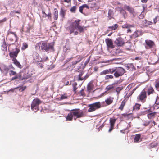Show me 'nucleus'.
I'll list each match as a JSON object with an SVG mask.
<instances>
[{
	"instance_id": "1",
	"label": "nucleus",
	"mask_w": 159,
	"mask_h": 159,
	"mask_svg": "<svg viewBox=\"0 0 159 159\" xmlns=\"http://www.w3.org/2000/svg\"><path fill=\"white\" fill-rule=\"evenodd\" d=\"M125 72V70L123 68L118 67L104 70L100 73V75H106L107 74L114 73V76L115 78H118L122 76Z\"/></svg>"
},
{
	"instance_id": "2",
	"label": "nucleus",
	"mask_w": 159,
	"mask_h": 159,
	"mask_svg": "<svg viewBox=\"0 0 159 159\" xmlns=\"http://www.w3.org/2000/svg\"><path fill=\"white\" fill-rule=\"evenodd\" d=\"M81 20H75L74 22H71L70 24V25L66 28V30L70 31V33L71 34L74 33V35H77L78 34V32L75 30L76 29L78 30L80 32H83L84 28L83 26L80 25V22Z\"/></svg>"
},
{
	"instance_id": "3",
	"label": "nucleus",
	"mask_w": 159,
	"mask_h": 159,
	"mask_svg": "<svg viewBox=\"0 0 159 159\" xmlns=\"http://www.w3.org/2000/svg\"><path fill=\"white\" fill-rule=\"evenodd\" d=\"M79 109H75L71 110L66 117L67 121H71L73 117L81 118L86 116L85 112L84 111H79Z\"/></svg>"
},
{
	"instance_id": "4",
	"label": "nucleus",
	"mask_w": 159,
	"mask_h": 159,
	"mask_svg": "<svg viewBox=\"0 0 159 159\" xmlns=\"http://www.w3.org/2000/svg\"><path fill=\"white\" fill-rule=\"evenodd\" d=\"M107 104L105 102H102L101 103L100 102H98L94 103H93L89 104L88 107H89L88 110V111L89 112H93L94 111L100 108L101 107H104L106 106Z\"/></svg>"
},
{
	"instance_id": "5",
	"label": "nucleus",
	"mask_w": 159,
	"mask_h": 159,
	"mask_svg": "<svg viewBox=\"0 0 159 159\" xmlns=\"http://www.w3.org/2000/svg\"><path fill=\"white\" fill-rule=\"evenodd\" d=\"M40 47L42 50H44L46 52H48L50 50L53 49L54 44L52 43H48L46 42H43Z\"/></svg>"
},
{
	"instance_id": "6",
	"label": "nucleus",
	"mask_w": 159,
	"mask_h": 159,
	"mask_svg": "<svg viewBox=\"0 0 159 159\" xmlns=\"http://www.w3.org/2000/svg\"><path fill=\"white\" fill-rule=\"evenodd\" d=\"M41 103V101L39 98L34 99L31 104V108L34 111H37L39 109V105Z\"/></svg>"
},
{
	"instance_id": "7",
	"label": "nucleus",
	"mask_w": 159,
	"mask_h": 159,
	"mask_svg": "<svg viewBox=\"0 0 159 159\" xmlns=\"http://www.w3.org/2000/svg\"><path fill=\"white\" fill-rule=\"evenodd\" d=\"M147 92L144 89H143L141 92L137 97V99L138 101H140L142 103H145L147 98Z\"/></svg>"
},
{
	"instance_id": "8",
	"label": "nucleus",
	"mask_w": 159,
	"mask_h": 159,
	"mask_svg": "<svg viewBox=\"0 0 159 159\" xmlns=\"http://www.w3.org/2000/svg\"><path fill=\"white\" fill-rule=\"evenodd\" d=\"M7 38L11 42H13L15 41L16 42L17 41V35L15 32H13L11 31H9L7 35Z\"/></svg>"
},
{
	"instance_id": "9",
	"label": "nucleus",
	"mask_w": 159,
	"mask_h": 159,
	"mask_svg": "<svg viewBox=\"0 0 159 159\" xmlns=\"http://www.w3.org/2000/svg\"><path fill=\"white\" fill-rule=\"evenodd\" d=\"M9 75L10 76L14 75V77L12 78L11 80H15L20 79L21 78V75L20 74H17L16 71L11 70L9 72Z\"/></svg>"
},
{
	"instance_id": "10",
	"label": "nucleus",
	"mask_w": 159,
	"mask_h": 159,
	"mask_svg": "<svg viewBox=\"0 0 159 159\" xmlns=\"http://www.w3.org/2000/svg\"><path fill=\"white\" fill-rule=\"evenodd\" d=\"M145 47L146 49H151L155 45L154 42L150 40H146L145 41Z\"/></svg>"
},
{
	"instance_id": "11",
	"label": "nucleus",
	"mask_w": 159,
	"mask_h": 159,
	"mask_svg": "<svg viewBox=\"0 0 159 159\" xmlns=\"http://www.w3.org/2000/svg\"><path fill=\"white\" fill-rule=\"evenodd\" d=\"M114 43L117 46L121 47L123 46L125 43L123 39L119 37L115 40Z\"/></svg>"
},
{
	"instance_id": "12",
	"label": "nucleus",
	"mask_w": 159,
	"mask_h": 159,
	"mask_svg": "<svg viewBox=\"0 0 159 159\" xmlns=\"http://www.w3.org/2000/svg\"><path fill=\"white\" fill-rule=\"evenodd\" d=\"M20 52V49L18 48H16L15 49V51H12L9 54V56L11 57H13V58H15L18 55V53Z\"/></svg>"
},
{
	"instance_id": "13",
	"label": "nucleus",
	"mask_w": 159,
	"mask_h": 159,
	"mask_svg": "<svg viewBox=\"0 0 159 159\" xmlns=\"http://www.w3.org/2000/svg\"><path fill=\"white\" fill-rule=\"evenodd\" d=\"M124 8L130 14L134 15L135 13L134 11V9L132 7L126 5H125L124 6Z\"/></svg>"
},
{
	"instance_id": "14",
	"label": "nucleus",
	"mask_w": 159,
	"mask_h": 159,
	"mask_svg": "<svg viewBox=\"0 0 159 159\" xmlns=\"http://www.w3.org/2000/svg\"><path fill=\"white\" fill-rule=\"evenodd\" d=\"M105 42L108 48H114L113 41L111 39H107L105 40Z\"/></svg>"
},
{
	"instance_id": "15",
	"label": "nucleus",
	"mask_w": 159,
	"mask_h": 159,
	"mask_svg": "<svg viewBox=\"0 0 159 159\" xmlns=\"http://www.w3.org/2000/svg\"><path fill=\"white\" fill-rule=\"evenodd\" d=\"M117 10L120 11V14L122 15L125 18L127 16V14L125 9L123 8L122 7H117Z\"/></svg>"
},
{
	"instance_id": "16",
	"label": "nucleus",
	"mask_w": 159,
	"mask_h": 159,
	"mask_svg": "<svg viewBox=\"0 0 159 159\" xmlns=\"http://www.w3.org/2000/svg\"><path fill=\"white\" fill-rule=\"evenodd\" d=\"M58 11L57 8L54 9V12H53V18L55 20H57L58 18Z\"/></svg>"
},
{
	"instance_id": "17",
	"label": "nucleus",
	"mask_w": 159,
	"mask_h": 159,
	"mask_svg": "<svg viewBox=\"0 0 159 159\" xmlns=\"http://www.w3.org/2000/svg\"><path fill=\"white\" fill-rule=\"evenodd\" d=\"M1 48L3 51H7V46L5 39H3L2 44L1 45Z\"/></svg>"
},
{
	"instance_id": "18",
	"label": "nucleus",
	"mask_w": 159,
	"mask_h": 159,
	"mask_svg": "<svg viewBox=\"0 0 159 159\" xmlns=\"http://www.w3.org/2000/svg\"><path fill=\"white\" fill-rule=\"evenodd\" d=\"M118 26L119 25L118 24H116L111 26H109L108 27L107 31L114 30L118 28Z\"/></svg>"
},
{
	"instance_id": "19",
	"label": "nucleus",
	"mask_w": 159,
	"mask_h": 159,
	"mask_svg": "<svg viewBox=\"0 0 159 159\" xmlns=\"http://www.w3.org/2000/svg\"><path fill=\"white\" fill-rule=\"evenodd\" d=\"M94 89V84L92 82H90L87 86V90L89 91H90Z\"/></svg>"
},
{
	"instance_id": "20",
	"label": "nucleus",
	"mask_w": 159,
	"mask_h": 159,
	"mask_svg": "<svg viewBox=\"0 0 159 159\" xmlns=\"http://www.w3.org/2000/svg\"><path fill=\"white\" fill-rule=\"evenodd\" d=\"M12 61H13L14 64H15L20 69L22 68V66L16 58H13Z\"/></svg>"
},
{
	"instance_id": "21",
	"label": "nucleus",
	"mask_w": 159,
	"mask_h": 159,
	"mask_svg": "<svg viewBox=\"0 0 159 159\" xmlns=\"http://www.w3.org/2000/svg\"><path fill=\"white\" fill-rule=\"evenodd\" d=\"M141 136V134H136L135 135L134 138V142L135 143H138L139 142Z\"/></svg>"
},
{
	"instance_id": "22",
	"label": "nucleus",
	"mask_w": 159,
	"mask_h": 159,
	"mask_svg": "<svg viewBox=\"0 0 159 159\" xmlns=\"http://www.w3.org/2000/svg\"><path fill=\"white\" fill-rule=\"evenodd\" d=\"M147 93L148 95L151 94H153L154 93V90L153 88L152 87H149L148 88Z\"/></svg>"
},
{
	"instance_id": "23",
	"label": "nucleus",
	"mask_w": 159,
	"mask_h": 159,
	"mask_svg": "<svg viewBox=\"0 0 159 159\" xmlns=\"http://www.w3.org/2000/svg\"><path fill=\"white\" fill-rule=\"evenodd\" d=\"M159 98L157 97L156 98V100L155 104L154 105L153 107L155 109H158L159 108Z\"/></svg>"
},
{
	"instance_id": "24",
	"label": "nucleus",
	"mask_w": 159,
	"mask_h": 159,
	"mask_svg": "<svg viewBox=\"0 0 159 159\" xmlns=\"http://www.w3.org/2000/svg\"><path fill=\"white\" fill-rule=\"evenodd\" d=\"M113 98L110 97L105 100V102L107 105H109L111 104L113 102Z\"/></svg>"
},
{
	"instance_id": "25",
	"label": "nucleus",
	"mask_w": 159,
	"mask_h": 159,
	"mask_svg": "<svg viewBox=\"0 0 159 159\" xmlns=\"http://www.w3.org/2000/svg\"><path fill=\"white\" fill-rule=\"evenodd\" d=\"M77 57V60L75 61L72 62L73 65H75L77 63L80 62L83 58V57L81 56H78L76 57Z\"/></svg>"
},
{
	"instance_id": "26",
	"label": "nucleus",
	"mask_w": 159,
	"mask_h": 159,
	"mask_svg": "<svg viewBox=\"0 0 159 159\" xmlns=\"http://www.w3.org/2000/svg\"><path fill=\"white\" fill-rule=\"evenodd\" d=\"M66 10L64 9L63 8H61L60 11V15L62 18L65 17Z\"/></svg>"
},
{
	"instance_id": "27",
	"label": "nucleus",
	"mask_w": 159,
	"mask_h": 159,
	"mask_svg": "<svg viewBox=\"0 0 159 159\" xmlns=\"http://www.w3.org/2000/svg\"><path fill=\"white\" fill-rule=\"evenodd\" d=\"M156 112H153L149 113L147 114V117L149 119H153L155 116Z\"/></svg>"
},
{
	"instance_id": "28",
	"label": "nucleus",
	"mask_w": 159,
	"mask_h": 159,
	"mask_svg": "<svg viewBox=\"0 0 159 159\" xmlns=\"http://www.w3.org/2000/svg\"><path fill=\"white\" fill-rule=\"evenodd\" d=\"M127 69L129 70L133 71L135 70V68L133 64H130L128 65Z\"/></svg>"
},
{
	"instance_id": "29",
	"label": "nucleus",
	"mask_w": 159,
	"mask_h": 159,
	"mask_svg": "<svg viewBox=\"0 0 159 159\" xmlns=\"http://www.w3.org/2000/svg\"><path fill=\"white\" fill-rule=\"evenodd\" d=\"M143 34V32L140 30H137L135 31L134 34L135 37H138L142 35Z\"/></svg>"
},
{
	"instance_id": "30",
	"label": "nucleus",
	"mask_w": 159,
	"mask_h": 159,
	"mask_svg": "<svg viewBox=\"0 0 159 159\" xmlns=\"http://www.w3.org/2000/svg\"><path fill=\"white\" fill-rule=\"evenodd\" d=\"M113 10L112 9H109L108 12V17L110 19H111L114 15Z\"/></svg>"
},
{
	"instance_id": "31",
	"label": "nucleus",
	"mask_w": 159,
	"mask_h": 159,
	"mask_svg": "<svg viewBox=\"0 0 159 159\" xmlns=\"http://www.w3.org/2000/svg\"><path fill=\"white\" fill-rule=\"evenodd\" d=\"M126 104V101L125 100H123L121 103V105H120V107L118 108L119 109L122 111L123 108L125 106Z\"/></svg>"
},
{
	"instance_id": "32",
	"label": "nucleus",
	"mask_w": 159,
	"mask_h": 159,
	"mask_svg": "<svg viewBox=\"0 0 159 159\" xmlns=\"http://www.w3.org/2000/svg\"><path fill=\"white\" fill-rule=\"evenodd\" d=\"M106 75L104 77V79L105 80H108L109 79H112L114 78V75Z\"/></svg>"
},
{
	"instance_id": "33",
	"label": "nucleus",
	"mask_w": 159,
	"mask_h": 159,
	"mask_svg": "<svg viewBox=\"0 0 159 159\" xmlns=\"http://www.w3.org/2000/svg\"><path fill=\"white\" fill-rule=\"evenodd\" d=\"M77 84L76 82H75L72 84L73 91L75 93H76L77 92L76 90L77 89Z\"/></svg>"
},
{
	"instance_id": "34",
	"label": "nucleus",
	"mask_w": 159,
	"mask_h": 159,
	"mask_svg": "<svg viewBox=\"0 0 159 159\" xmlns=\"http://www.w3.org/2000/svg\"><path fill=\"white\" fill-rule=\"evenodd\" d=\"M28 47V44L26 43H24L22 45L21 49L22 50H24Z\"/></svg>"
},
{
	"instance_id": "35",
	"label": "nucleus",
	"mask_w": 159,
	"mask_h": 159,
	"mask_svg": "<svg viewBox=\"0 0 159 159\" xmlns=\"http://www.w3.org/2000/svg\"><path fill=\"white\" fill-rule=\"evenodd\" d=\"M116 119H111L110 118V125L114 126V124L116 121Z\"/></svg>"
},
{
	"instance_id": "36",
	"label": "nucleus",
	"mask_w": 159,
	"mask_h": 159,
	"mask_svg": "<svg viewBox=\"0 0 159 159\" xmlns=\"http://www.w3.org/2000/svg\"><path fill=\"white\" fill-rule=\"evenodd\" d=\"M21 13L20 11V10L17 11H11L10 13V15L11 16H15V14L16 13H18L20 14Z\"/></svg>"
},
{
	"instance_id": "37",
	"label": "nucleus",
	"mask_w": 159,
	"mask_h": 159,
	"mask_svg": "<svg viewBox=\"0 0 159 159\" xmlns=\"http://www.w3.org/2000/svg\"><path fill=\"white\" fill-rule=\"evenodd\" d=\"M123 88L122 86L120 87H117L116 89V91L117 92V95H119L120 93V92L123 89Z\"/></svg>"
},
{
	"instance_id": "38",
	"label": "nucleus",
	"mask_w": 159,
	"mask_h": 159,
	"mask_svg": "<svg viewBox=\"0 0 159 159\" xmlns=\"http://www.w3.org/2000/svg\"><path fill=\"white\" fill-rule=\"evenodd\" d=\"M133 26L127 24H125L123 25L122 27L123 28H130L131 27H133Z\"/></svg>"
},
{
	"instance_id": "39",
	"label": "nucleus",
	"mask_w": 159,
	"mask_h": 159,
	"mask_svg": "<svg viewBox=\"0 0 159 159\" xmlns=\"http://www.w3.org/2000/svg\"><path fill=\"white\" fill-rule=\"evenodd\" d=\"M68 96L66 93H64L61 95V97L60 98V100H61L64 99H67L68 98Z\"/></svg>"
},
{
	"instance_id": "40",
	"label": "nucleus",
	"mask_w": 159,
	"mask_h": 159,
	"mask_svg": "<svg viewBox=\"0 0 159 159\" xmlns=\"http://www.w3.org/2000/svg\"><path fill=\"white\" fill-rule=\"evenodd\" d=\"M148 22V21L147 20L145 19L144 20L142 21L141 25L143 26L147 27V26Z\"/></svg>"
},
{
	"instance_id": "41",
	"label": "nucleus",
	"mask_w": 159,
	"mask_h": 159,
	"mask_svg": "<svg viewBox=\"0 0 159 159\" xmlns=\"http://www.w3.org/2000/svg\"><path fill=\"white\" fill-rule=\"evenodd\" d=\"M141 106L140 104L138 103H136L135 105L134 106V109L139 110L140 109V107Z\"/></svg>"
},
{
	"instance_id": "42",
	"label": "nucleus",
	"mask_w": 159,
	"mask_h": 159,
	"mask_svg": "<svg viewBox=\"0 0 159 159\" xmlns=\"http://www.w3.org/2000/svg\"><path fill=\"white\" fill-rule=\"evenodd\" d=\"M77 94L79 96H84L85 95V93H84V90L83 89H82L80 92H79L77 93Z\"/></svg>"
},
{
	"instance_id": "43",
	"label": "nucleus",
	"mask_w": 159,
	"mask_h": 159,
	"mask_svg": "<svg viewBox=\"0 0 159 159\" xmlns=\"http://www.w3.org/2000/svg\"><path fill=\"white\" fill-rule=\"evenodd\" d=\"M35 56H36V58H34V57H33L34 61L35 62H38L39 61V57H38L39 55L37 53H35ZM34 54L33 55V56H34Z\"/></svg>"
},
{
	"instance_id": "44",
	"label": "nucleus",
	"mask_w": 159,
	"mask_h": 159,
	"mask_svg": "<svg viewBox=\"0 0 159 159\" xmlns=\"http://www.w3.org/2000/svg\"><path fill=\"white\" fill-rule=\"evenodd\" d=\"M150 112V110L149 109L143 111H141L140 112V115H145Z\"/></svg>"
},
{
	"instance_id": "45",
	"label": "nucleus",
	"mask_w": 159,
	"mask_h": 159,
	"mask_svg": "<svg viewBox=\"0 0 159 159\" xmlns=\"http://www.w3.org/2000/svg\"><path fill=\"white\" fill-rule=\"evenodd\" d=\"M77 9V7L76 6H74L72 7L70 9V11L72 13H75Z\"/></svg>"
},
{
	"instance_id": "46",
	"label": "nucleus",
	"mask_w": 159,
	"mask_h": 159,
	"mask_svg": "<svg viewBox=\"0 0 159 159\" xmlns=\"http://www.w3.org/2000/svg\"><path fill=\"white\" fill-rule=\"evenodd\" d=\"M114 88L113 85H110L107 86L106 88L107 91L110 90Z\"/></svg>"
},
{
	"instance_id": "47",
	"label": "nucleus",
	"mask_w": 159,
	"mask_h": 159,
	"mask_svg": "<svg viewBox=\"0 0 159 159\" xmlns=\"http://www.w3.org/2000/svg\"><path fill=\"white\" fill-rule=\"evenodd\" d=\"M158 21H159V16H157L153 19L154 24H155Z\"/></svg>"
},
{
	"instance_id": "48",
	"label": "nucleus",
	"mask_w": 159,
	"mask_h": 159,
	"mask_svg": "<svg viewBox=\"0 0 159 159\" xmlns=\"http://www.w3.org/2000/svg\"><path fill=\"white\" fill-rule=\"evenodd\" d=\"M155 87L156 88H159V79L157 80L155 82Z\"/></svg>"
},
{
	"instance_id": "49",
	"label": "nucleus",
	"mask_w": 159,
	"mask_h": 159,
	"mask_svg": "<svg viewBox=\"0 0 159 159\" xmlns=\"http://www.w3.org/2000/svg\"><path fill=\"white\" fill-rule=\"evenodd\" d=\"M30 77V75H27L26 74H25L23 75V79H27L29 78Z\"/></svg>"
},
{
	"instance_id": "50",
	"label": "nucleus",
	"mask_w": 159,
	"mask_h": 159,
	"mask_svg": "<svg viewBox=\"0 0 159 159\" xmlns=\"http://www.w3.org/2000/svg\"><path fill=\"white\" fill-rule=\"evenodd\" d=\"M26 88V86L20 87L19 89V91L20 92L24 91Z\"/></svg>"
},
{
	"instance_id": "51",
	"label": "nucleus",
	"mask_w": 159,
	"mask_h": 159,
	"mask_svg": "<svg viewBox=\"0 0 159 159\" xmlns=\"http://www.w3.org/2000/svg\"><path fill=\"white\" fill-rule=\"evenodd\" d=\"M42 13L43 14L42 16L43 17L46 18L47 17V14L44 11H42Z\"/></svg>"
},
{
	"instance_id": "52",
	"label": "nucleus",
	"mask_w": 159,
	"mask_h": 159,
	"mask_svg": "<svg viewBox=\"0 0 159 159\" xmlns=\"http://www.w3.org/2000/svg\"><path fill=\"white\" fill-rule=\"evenodd\" d=\"M7 20V19L6 18H4L2 20H0V24H2L3 22H5Z\"/></svg>"
},
{
	"instance_id": "53",
	"label": "nucleus",
	"mask_w": 159,
	"mask_h": 159,
	"mask_svg": "<svg viewBox=\"0 0 159 159\" xmlns=\"http://www.w3.org/2000/svg\"><path fill=\"white\" fill-rule=\"evenodd\" d=\"M88 76H85L84 78L81 77H79L78 79V80L82 81L83 80H85L88 78Z\"/></svg>"
},
{
	"instance_id": "54",
	"label": "nucleus",
	"mask_w": 159,
	"mask_h": 159,
	"mask_svg": "<svg viewBox=\"0 0 159 159\" xmlns=\"http://www.w3.org/2000/svg\"><path fill=\"white\" fill-rule=\"evenodd\" d=\"M114 126L110 125V127L109 129L108 130V132H111L114 129Z\"/></svg>"
},
{
	"instance_id": "55",
	"label": "nucleus",
	"mask_w": 159,
	"mask_h": 159,
	"mask_svg": "<svg viewBox=\"0 0 159 159\" xmlns=\"http://www.w3.org/2000/svg\"><path fill=\"white\" fill-rule=\"evenodd\" d=\"M33 28L32 26H29L28 27H27V32L29 33L30 31Z\"/></svg>"
},
{
	"instance_id": "56",
	"label": "nucleus",
	"mask_w": 159,
	"mask_h": 159,
	"mask_svg": "<svg viewBox=\"0 0 159 159\" xmlns=\"http://www.w3.org/2000/svg\"><path fill=\"white\" fill-rule=\"evenodd\" d=\"M47 17H48V19H51L52 18V14L51 12L49 13L47 15Z\"/></svg>"
},
{
	"instance_id": "57",
	"label": "nucleus",
	"mask_w": 159,
	"mask_h": 159,
	"mask_svg": "<svg viewBox=\"0 0 159 159\" xmlns=\"http://www.w3.org/2000/svg\"><path fill=\"white\" fill-rule=\"evenodd\" d=\"M84 8L82 7V6H81L79 7V11L80 12L82 13H83V10Z\"/></svg>"
},
{
	"instance_id": "58",
	"label": "nucleus",
	"mask_w": 159,
	"mask_h": 159,
	"mask_svg": "<svg viewBox=\"0 0 159 159\" xmlns=\"http://www.w3.org/2000/svg\"><path fill=\"white\" fill-rule=\"evenodd\" d=\"M144 17V16L143 14L142 13L139 16V18L140 19H143Z\"/></svg>"
},
{
	"instance_id": "59",
	"label": "nucleus",
	"mask_w": 159,
	"mask_h": 159,
	"mask_svg": "<svg viewBox=\"0 0 159 159\" xmlns=\"http://www.w3.org/2000/svg\"><path fill=\"white\" fill-rule=\"evenodd\" d=\"M150 122V121L145 122L144 123H143V125H144L145 126H148Z\"/></svg>"
},
{
	"instance_id": "60",
	"label": "nucleus",
	"mask_w": 159,
	"mask_h": 159,
	"mask_svg": "<svg viewBox=\"0 0 159 159\" xmlns=\"http://www.w3.org/2000/svg\"><path fill=\"white\" fill-rule=\"evenodd\" d=\"M82 6L84 8H86L88 9L89 8V6L87 4H84Z\"/></svg>"
},
{
	"instance_id": "61",
	"label": "nucleus",
	"mask_w": 159,
	"mask_h": 159,
	"mask_svg": "<svg viewBox=\"0 0 159 159\" xmlns=\"http://www.w3.org/2000/svg\"><path fill=\"white\" fill-rule=\"evenodd\" d=\"M90 56L89 57V58L86 60V61H85V65H86L87 64H88V63L89 62V60H90Z\"/></svg>"
},
{
	"instance_id": "62",
	"label": "nucleus",
	"mask_w": 159,
	"mask_h": 159,
	"mask_svg": "<svg viewBox=\"0 0 159 159\" xmlns=\"http://www.w3.org/2000/svg\"><path fill=\"white\" fill-rule=\"evenodd\" d=\"M148 24H147V26L148 25H152L153 24L152 22H151V21H148Z\"/></svg>"
},
{
	"instance_id": "63",
	"label": "nucleus",
	"mask_w": 159,
	"mask_h": 159,
	"mask_svg": "<svg viewBox=\"0 0 159 159\" xmlns=\"http://www.w3.org/2000/svg\"><path fill=\"white\" fill-rule=\"evenodd\" d=\"M64 0V2H66L67 3H69L71 1V0Z\"/></svg>"
},
{
	"instance_id": "64",
	"label": "nucleus",
	"mask_w": 159,
	"mask_h": 159,
	"mask_svg": "<svg viewBox=\"0 0 159 159\" xmlns=\"http://www.w3.org/2000/svg\"><path fill=\"white\" fill-rule=\"evenodd\" d=\"M98 67L95 66L94 68V71H97L98 70Z\"/></svg>"
}]
</instances>
